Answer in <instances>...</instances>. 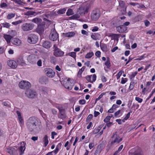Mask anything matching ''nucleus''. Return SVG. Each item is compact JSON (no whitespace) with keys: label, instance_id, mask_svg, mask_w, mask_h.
Masks as SVG:
<instances>
[{"label":"nucleus","instance_id":"1","mask_svg":"<svg viewBox=\"0 0 155 155\" xmlns=\"http://www.w3.org/2000/svg\"><path fill=\"white\" fill-rule=\"evenodd\" d=\"M39 119L36 117L32 116L28 119L26 122L27 128L30 132H35L39 127Z\"/></svg>","mask_w":155,"mask_h":155},{"label":"nucleus","instance_id":"2","mask_svg":"<svg viewBox=\"0 0 155 155\" xmlns=\"http://www.w3.org/2000/svg\"><path fill=\"white\" fill-rule=\"evenodd\" d=\"M74 81L73 80H69V79L63 81L61 84H63L64 87L69 90H71L72 89L74 85Z\"/></svg>","mask_w":155,"mask_h":155},{"label":"nucleus","instance_id":"3","mask_svg":"<svg viewBox=\"0 0 155 155\" xmlns=\"http://www.w3.org/2000/svg\"><path fill=\"white\" fill-rule=\"evenodd\" d=\"M38 40V36L35 34H31L28 36V41L30 43L35 44L37 42Z\"/></svg>","mask_w":155,"mask_h":155},{"label":"nucleus","instance_id":"4","mask_svg":"<svg viewBox=\"0 0 155 155\" xmlns=\"http://www.w3.org/2000/svg\"><path fill=\"white\" fill-rule=\"evenodd\" d=\"M19 87L22 89L28 90L31 86L30 83L27 81H21L19 84Z\"/></svg>","mask_w":155,"mask_h":155},{"label":"nucleus","instance_id":"5","mask_svg":"<svg viewBox=\"0 0 155 155\" xmlns=\"http://www.w3.org/2000/svg\"><path fill=\"white\" fill-rule=\"evenodd\" d=\"M26 96L28 98H33L37 96V93L35 91L32 89L27 90L26 92Z\"/></svg>","mask_w":155,"mask_h":155},{"label":"nucleus","instance_id":"6","mask_svg":"<svg viewBox=\"0 0 155 155\" xmlns=\"http://www.w3.org/2000/svg\"><path fill=\"white\" fill-rule=\"evenodd\" d=\"M34 26V25L32 23H25L22 25L21 28L24 31H29L32 30Z\"/></svg>","mask_w":155,"mask_h":155},{"label":"nucleus","instance_id":"7","mask_svg":"<svg viewBox=\"0 0 155 155\" xmlns=\"http://www.w3.org/2000/svg\"><path fill=\"white\" fill-rule=\"evenodd\" d=\"M100 16V12L98 9L93 11L91 14V18L94 21L97 20Z\"/></svg>","mask_w":155,"mask_h":155},{"label":"nucleus","instance_id":"8","mask_svg":"<svg viewBox=\"0 0 155 155\" xmlns=\"http://www.w3.org/2000/svg\"><path fill=\"white\" fill-rule=\"evenodd\" d=\"M58 37V34L55 29L52 30L49 36L50 39L53 41H56Z\"/></svg>","mask_w":155,"mask_h":155},{"label":"nucleus","instance_id":"9","mask_svg":"<svg viewBox=\"0 0 155 155\" xmlns=\"http://www.w3.org/2000/svg\"><path fill=\"white\" fill-rule=\"evenodd\" d=\"M45 72L47 75L49 77H53L55 75V73L53 70L50 68H46L45 69Z\"/></svg>","mask_w":155,"mask_h":155},{"label":"nucleus","instance_id":"10","mask_svg":"<svg viewBox=\"0 0 155 155\" xmlns=\"http://www.w3.org/2000/svg\"><path fill=\"white\" fill-rule=\"evenodd\" d=\"M6 152L11 155H18V152L15 148L9 147L7 149Z\"/></svg>","mask_w":155,"mask_h":155},{"label":"nucleus","instance_id":"11","mask_svg":"<svg viewBox=\"0 0 155 155\" xmlns=\"http://www.w3.org/2000/svg\"><path fill=\"white\" fill-rule=\"evenodd\" d=\"M78 12L80 15L84 14L88 12V8L86 6H82L79 7L78 10Z\"/></svg>","mask_w":155,"mask_h":155},{"label":"nucleus","instance_id":"12","mask_svg":"<svg viewBox=\"0 0 155 155\" xmlns=\"http://www.w3.org/2000/svg\"><path fill=\"white\" fill-rule=\"evenodd\" d=\"M117 31L119 33H122L124 32L127 29V27L124 25L118 26L116 28Z\"/></svg>","mask_w":155,"mask_h":155},{"label":"nucleus","instance_id":"13","mask_svg":"<svg viewBox=\"0 0 155 155\" xmlns=\"http://www.w3.org/2000/svg\"><path fill=\"white\" fill-rule=\"evenodd\" d=\"M8 64L12 68H15L18 65L17 62L13 60H11L8 61Z\"/></svg>","mask_w":155,"mask_h":155},{"label":"nucleus","instance_id":"14","mask_svg":"<svg viewBox=\"0 0 155 155\" xmlns=\"http://www.w3.org/2000/svg\"><path fill=\"white\" fill-rule=\"evenodd\" d=\"M45 30V25H40L38 26L37 31L40 35L42 34Z\"/></svg>","mask_w":155,"mask_h":155},{"label":"nucleus","instance_id":"15","mask_svg":"<svg viewBox=\"0 0 155 155\" xmlns=\"http://www.w3.org/2000/svg\"><path fill=\"white\" fill-rule=\"evenodd\" d=\"M64 52L61 51L60 49L55 50L54 52V54L56 56H61L63 55Z\"/></svg>","mask_w":155,"mask_h":155},{"label":"nucleus","instance_id":"16","mask_svg":"<svg viewBox=\"0 0 155 155\" xmlns=\"http://www.w3.org/2000/svg\"><path fill=\"white\" fill-rule=\"evenodd\" d=\"M11 42L13 44L16 45H19L21 43V41L17 38H13L11 39Z\"/></svg>","mask_w":155,"mask_h":155},{"label":"nucleus","instance_id":"17","mask_svg":"<svg viewBox=\"0 0 155 155\" xmlns=\"http://www.w3.org/2000/svg\"><path fill=\"white\" fill-rule=\"evenodd\" d=\"M28 60L31 63L34 64L36 63L37 58H36L34 56H30L28 57Z\"/></svg>","mask_w":155,"mask_h":155},{"label":"nucleus","instance_id":"18","mask_svg":"<svg viewBox=\"0 0 155 155\" xmlns=\"http://www.w3.org/2000/svg\"><path fill=\"white\" fill-rule=\"evenodd\" d=\"M42 45L45 48H49L51 47V44L49 41H46L43 42Z\"/></svg>","mask_w":155,"mask_h":155},{"label":"nucleus","instance_id":"19","mask_svg":"<svg viewBox=\"0 0 155 155\" xmlns=\"http://www.w3.org/2000/svg\"><path fill=\"white\" fill-rule=\"evenodd\" d=\"M129 155H142L141 153L135 151V149H133L129 152Z\"/></svg>","mask_w":155,"mask_h":155},{"label":"nucleus","instance_id":"20","mask_svg":"<svg viewBox=\"0 0 155 155\" xmlns=\"http://www.w3.org/2000/svg\"><path fill=\"white\" fill-rule=\"evenodd\" d=\"M100 46L101 49L104 52H107L108 50L106 45L104 43H100Z\"/></svg>","mask_w":155,"mask_h":155},{"label":"nucleus","instance_id":"21","mask_svg":"<svg viewBox=\"0 0 155 155\" xmlns=\"http://www.w3.org/2000/svg\"><path fill=\"white\" fill-rule=\"evenodd\" d=\"M17 62L19 64L23 66L25 64V61L24 60L23 58L21 57H20L17 59Z\"/></svg>","mask_w":155,"mask_h":155},{"label":"nucleus","instance_id":"22","mask_svg":"<svg viewBox=\"0 0 155 155\" xmlns=\"http://www.w3.org/2000/svg\"><path fill=\"white\" fill-rule=\"evenodd\" d=\"M48 81L47 78L46 77H42L39 79V82L42 84H45Z\"/></svg>","mask_w":155,"mask_h":155},{"label":"nucleus","instance_id":"23","mask_svg":"<svg viewBox=\"0 0 155 155\" xmlns=\"http://www.w3.org/2000/svg\"><path fill=\"white\" fill-rule=\"evenodd\" d=\"M5 39L6 40L7 42H11V39H12V36L9 35H5L4 36Z\"/></svg>","mask_w":155,"mask_h":155},{"label":"nucleus","instance_id":"24","mask_svg":"<svg viewBox=\"0 0 155 155\" xmlns=\"http://www.w3.org/2000/svg\"><path fill=\"white\" fill-rule=\"evenodd\" d=\"M48 137L47 135H45L43 139V142H44V144L45 147H46L48 143Z\"/></svg>","mask_w":155,"mask_h":155},{"label":"nucleus","instance_id":"25","mask_svg":"<svg viewBox=\"0 0 155 155\" xmlns=\"http://www.w3.org/2000/svg\"><path fill=\"white\" fill-rule=\"evenodd\" d=\"M42 21L41 18H35L31 20V21L36 24H38L41 23Z\"/></svg>","mask_w":155,"mask_h":155},{"label":"nucleus","instance_id":"26","mask_svg":"<svg viewBox=\"0 0 155 155\" xmlns=\"http://www.w3.org/2000/svg\"><path fill=\"white\" fill-rule=\"evenodd\" d=\"M119 136L117 134H116V137L115 139L113 141H112V142L114 143H119L120 141H121L122 140V138H121L119 139Z\"/></svg>","mask_w":155,"mask_h":155},{"label":"nucleus","instance_id":"27","mask_svg":"<svg viewBox=\"0 0 155 155\" xmlns=\"http://www.w3.org/2000/svg\"><path fill=\"white\" fill-rule=\"evenodd\" d=\"M24 147L21 146L18 148V149L20 152L19 155H22L23 154L25 149V148H24L23 149V148Z\"/></svg>","mask_w":155,"mask_h":155},{"label":"nucleus","instance_id":"28","mask_svg":"<svg viewBox=\"0 0 155 155\" xmlns=\"http://www.w3.org/2000/svg\"><path fill=\"white\" fill-rule=\"evenodd\" d=\"M56 107L59 110V114L65 113V109L63 108L62 107L58 106H56Z\"/></svg>","mask_w":155,"mask_h":155},{"label":"nucleus","instance_id":"29","mask_svg":"<svg viewBox=\"0 0 155 155\" xmlns=\"http://www.w3.org/2000/svg\"><path fill=\"white\" fill-rule=\"evenodd\" d=\"M40 91L44 94H47V88L46 87H43L40 89Z\"/></svg>","mask_w":155,"mask_h":155},{"label":"nucleus","instance_id":"30","mask_svg":"<svg viewBox=\"0 0 155 155\" xmlns=\"http://www.w3.org/2000/svg\"><path fill=\"white\" fill-rule=\"evenodd\" d=\"M85 68V67H83L81 69H80L78 74V76L80 78L81 76V74L84 71Z\"/></svg>","mask_w":155,"mask_h":155},{"label":"nucleus","instance_id":"31","mask_svg":"<svg viewBox=\"0 0 155 155\" xmlns=\"http://www.w3.org/2000/svg\"><path fill=\"white\" fill-rule=\"evenodd\" d=\"M101 128V126H100L97 128H95L92 132L93 134H95L98 133Z\"/></svg>","mask_w":155,"mask_h":155},{"label":"nucleus","instance_id":"32","mask_svg":"<svg viewBox=\"0 0 155 155\" xmlns=\"http://www.w3.org/2000/svg\"><path fill=\"white\" fill-rule=\"evenodd\" d=\"M105 64L108 68L111 66V64L110 61V58L108 57L107 58V61L105 62Z\"/></svg>","mask_w":155,"mask_h":155},{"label":"nucleus","instance_id":"33","mask_svg":"<svg viewBox=\"0 0 155 155\" xmlns=\"http://www.w3.org/2000/svg\"><path fill=\"white\" fill-rule=\"evenodd\" d=\"M35 11H28V12H27L26 13H25V14L26 15L30 16L34 15V14H35Z\"/></svg>","mask_w":155,"mask_h":155},{"label":"nucleus","instance_id":"34","mask_svg":"<svg viewBox=\"0 0 155 155\" xmlns=\"http://www.w3.org/2000/svg\"><path fill=\"white\" fill-rule=\"evenodd\" d=\"M75 33L73 32H71L65 34V36L67 37H71L74 36Z\"/></svg>","mask_w":155,"mask_h":155},{"label":"nucleus","instance_id":"35","mask_svg":"<svg viewBox=\"0 0 155 155\" xmlns=\"http://www.w3.org/2000/svg\"><path fill=\"white\" fill-rule=\"evenodd\" d=\"M15 13H10L8 14L6 18L7 19L9 20L12 18L14 17L15 16Z\"/></svg>","mask_w":155,"mask_h":155},{"label":"nucleus","instance_id":"36","mask_svg":"<svg viewBox=\"0 0 155 155\" xmlns=\"http://www.w3.org/2000/svg\"><path fill=\"white\" fill-rule=\"evenodd\" d=\"M66 11V9L64 8H63L58 10L57 13L58 14H63L65 13Z\"/></svg>","mask_w":155,"mask_h":155},{"label":"nucleus","instance_id":"37","mask_svg":"<svg viewBox=\"0 0 155 155\" xmlns=\"http://www.w3.org/2000/svg\"><path fill=\"white\" fill-rule=\"evenodd\" d=\"M2 24L4 27L8 28L10 27L11 25L9 23L7 22L3 23H2Z\"/></svg>","mask_w":155,"mask_h":155},{"label":"nucleus","instance_id":"38","mask_svg":"<svg viewBox=\"0 0 155 155\" xmlns=\"http://www.w3.org/2000/svg\"><path fill=\"white\" fill-rule=\"evenodd\" d=\"M93 55L94 53L93 52H89L86 55L85 57L87 58H89Z\"/></svg>","mask_w":155,"mask_h":155},{"label":"nucleus","instance_id":"39","mask_svg":"<svg viewBox=\"0 0 155 155\" xmlns=\"http://www.w3.org/2000/svg\"><path fill=\"white\" fill-rule=\"evenodd\" d=\"M73 11L71 9H69L66 12V14L68 16L71 15L73 14Z\"/></svg>","mask_w":155,"mask_h":155},{"label":"nucleus","instance_id":"40","mask_svg":"<svg viewBox=\"0 0 155 155\" xmlns=\"http://www.w3.org/2000/svg\"><path fill=\"white\" fill-rule=\"evenodd\" d=\"M68 54L69 55L74 58H75L76 57V53L75 52H70L68 53Z\"/></svg>","mask_w":155,"mask_h":155},{"label":"nucleus","instance_id":"41","mask_svg":"<svg viewBox=\"0 0 155 155\" xmlns=\"http://www.w3.org/2000/svg\"><path fill=\"white\" fill-rule=\"evenodd\" d=\"M134 82L132 81L130 83V86L129 87V89L130 90H132L133 89L134 87Z\"/></svg>","mask_w":155,"mask_h":155},{"label":"nucleus","instance_id":"42","mask_svg":"<svg viewBox=\"0 0 155 155\" xmlns=\"http://www.w3.org/2000/svg\"><path fill=\"white\" fill-rule=\"evenodd\" d=\"M120 6L122 8H123L126 7L124 6V2L122 1H120L119 2Z\"/></svg>","mask_w":155,"mask_h":155},{"label":"nucleus","instance_id":"43","mask_svg":"<svg viewBox=\"0 0 155 155\" xmlns=\"http://www.w3.org/2000/svg\"><path fill=\"white\" fill-rule=\"evenodd\" d=\"M51 111L52 112V114L54 115H56L57 114V111L54 108H51Z\"/></svg>","mask_w":155,"mask_h":155},{"label":"nucleus","instance_id":"44","mask_svg":"<svg viewBox=\"0 0 155 155\" xmlns=\"http://www.w3.org/2000/svg\"><path fill=\"white\" fill-rule=\"evenodd\" d=\"M101 152V149L100 148L98 147L95 150L94 154V155H97L99 153Z\"/></svg>","mask_w":155,"mask_h":155},{"label":"nucleus","instance_id":"45","mask_svg":"<svg viewBox=\"0 0 155 155\" xmlns=\"http://www.w3.org/2000/svg\"><path fill=\"white\" fill-rule=\"evenodd\" d=\"M71 17L72 19H74L79 18L80 16L76 14L72 16Z\"/></svg>","mask_w":155,"mask_h":155},{"label":"nucleus","instance_id":"46","mask_svg":"<svg viewBox=\"0 0 155 155\" xmlns=\"http://www.w3.org/2000/svg\"><path fill=\"white\" fill-rule=\"evenodd\" d=\"M13 1L18 4L21 5L22 3H24L21 0H13Z\"/></svg>","mask_w":155,"mask_h":155},{"label":"nucleus","instance_id":"47","mask_svg":"<svg viewBox=\"0 0 155 155\" xmlns=\"http://www.w3.org/2000/svg\"><path fill=\"white\" fill-rule=\"evenodd\" d=\"M93 116L92 114H89L87 116V118H86V121H90L91 120V119L93 118Z\"/></svg>","mask_w":155,"mask_h":155},{"label":"nucleus","instance_id":"48","mask_svg":"<svg viewBox=\"0 0 155 155\" xmlns=\"http://www.w3.org/2000/svg\"><path fill=\"white\" fill-rule=\"evenodd\" d=\"M22 22V20H19L13 22L12 23V24L14 25H16L19 24L21 23Z\"/></svg>","mask_w":155,"mask_h":155},{"label":"nucleus","instance_id":"49","mask_svg":"<svg viewBox=\"0 0 155 155\" xmlns=\"http://www.w3.org/2000/svg\"><path fill=\"white\" fill-rule=\"evenodd\" d=\"M132 111H130V112H128L127 114L126 115V116L124 117V119L125 120H127L130 117V114L132 113Z\"/></svg>","mask_w":155,"mask_h":155},{"label":"nucleus","instance_id":"50","mask_svg":"<svg viewBox=\"0 0 155 155\" xmlns=\"http://www.w3.org/2000/svg\"><path fill=\"white\" fill-rule=\"evenodd\" d=\"M118 40V35L116 34H114L113 35V37L111 38V40Z\"/></svg>","mask_w":155,"mask_h":155},{"label":"nucleus","instance_id":"51","mask_svg":"<svg viewBox=\"0 0 155 155\" xmlns=\"http://www.w3.org/2000/svg\"><path fill=\"white\" fill-rule=\"evenodd\" d=\"M92 75H87L86 77V79L89 82L92 83V81L91 80V78Z\"/></svg>","mask_w":155,"mask_h":155},{"label":"nucleus","instance_id":"52","mask_svg":"<svg viewBox=\"0 0 155 155\" xmlns=\"http://www.w3.org/2000/svg\"><path fill=\"white\" fill-rule=\"evenodd\" d=\"M110 116H107L104 119V121L105 122H107L109 121V120L110 119Z\"/></svg>","mask_w":155,"mask_h":155},{"label":"nucleus","instance_id":"53","mask_svg":"<svg viewBox=\"0 0 155 155\" xmlns=\"http://www.w3.org/2000/svg\"><path fill=\"white\" fill-rule=\"evenodd\" d=\"M135 100L140 103H141L143 101L142 99L138 97H136Z\"/></svg>","mask_w":155,"mask_h":155},{"label":"nucleus","instance_id":"54","mask_svg":"<svg viewBox=\"0 0 155 155\" xmlns=\"http://www.w3.org/2000/svg\"><path fill=\"white\" fill-rule=\"evenodd\" d=\"M59 116H60V118L62 119H64L66 118V115L65 114V113L64 114H59Z\"/></svg>","mask_w":155,"mask_h":155},{"label":"nucleus","instance_id":"55","mask_svg":"<svg viewBox=\"0 0 155 155\" xmlns=\"http://www.w3.org/2000/svg\"><path fill=\"white\" fill-rule=\"evenodd\" d=\"M122 74V71H120L116 75L117 79H118Z\"/></svg>","mask_w":155,"mask_h":155},{"label":"nucleus","instance_id":"56","mask_svg":"<svg viewBox=\"0 0 155 155\" xmlns=\"http://www.w3.org/2000/svg\"><path fill=\"white\" fill-rule=\"evenodd\" d=\"M126 7L122 8V9L121 10V12L122 14H124L126 13Z\"/></svg>","mask_w":155,"mask_h":155},{"label":"nucleus","instance_id":"57","mask_svg":"<svg viewBox=\"0 0 155 155\" xmlns=\"http://www.w3.org/2000/svg\"><path fill=\"white\" fill-rule=\"evenodd\" d=\"M0 6L2 8H5L7 6V5L6 3L3 2L1 4Z\"/></svg>","mask_w":155,"mask_h":155},{"label":"nucleus","instance_id":"58","mask_svg":"<svg viewBox=\"0 0 155 155\" xmlns=\"http://www.w3.org/2000/svg\"><path fill=\"white\" fill-rule=\"evenodd\" d=\"M79 102L80 104H84L85 103L86 101L84 99H82L80 100Z\"/></svg>","mask_w":155,"mask_h":155},{"label":"nucleus","instance_id":"59","mask_svg":"<svg viewBox=\"0 0 155 155\" xmlns=\"http://www.w3.org/2000/svg\"><path fill=\"white\" fill-rule=\"evenodd\" d=\"M95 54L96 56H97L98 57H100L101 55V52L99 51H97L95 53Z\"/></svg>","mask_w":155,"mask_h":155},{"label":"nucleus","instance_id":"60","mask_svg":"<svg viewBox=\"0 0 155 155\" xmlns=\"http://www.w3.org/2000/svg\"><path fill=\"white\" fill-rule=\"evenodd\" d=\"M57 133L54 131H53L51 132V138L52 139L54 138V136L57 135Z\"/></svg>","mask_w":155,"mask_h":155},{"label":"nucleus","instance_id":"61","mask_svg":"<svg viewBox=\"0 0 155 155\" xmlns=\"http://www.w3.org/2000/svg\"><path fill=\"white\" fill-rule=\"evenodd\" d=\"M37 64L39 66H41L42 65V62L41 60H39L37 62Z\"/></svg>","mask_w":155,"mask_h":155},{"label":"nucleus","instance_id":"62","mask_svg":"<svg viewBox=\"0 0 155 155\" xmlns=\"http://www.w3.org/2000/svg\"><path fill=\"white\" fill-rule=\"evenodd\" d=\"M94 117H96L99 115L100 113L99 112L95 111L94 112Z\"/></svg>","mask_w":155,"mask_h":155},{"label":"nucleus","instance_id":"63","mask_svg":"<svg viewBox=\"0 0 155 155\" xmlns=\"http://www.w3.org/2000/svg\"><path fill=\"white\" fill-rule=\"evenodd\" d=\"M94 144L93 143H90L89 144V148L91 149L94 147Z\"/></svg>","mask_w":155,"mask_h":155},{"label":"nucleus","instance_id":"64","mask_svg":"<svg viewBox=\"0 0 155 155\" xmlns=\"http://www.w3.org/2000/svg\"><path fill=\"white\" fill-rule=\"evenodd\" d=\"M98 29V28L97 27L95 26L93 27V28L92 29V31L93 32H95L97 31Z\"/></svg>","mask_w":155,"mask_h":155}]
</instances>
